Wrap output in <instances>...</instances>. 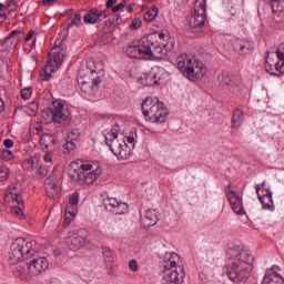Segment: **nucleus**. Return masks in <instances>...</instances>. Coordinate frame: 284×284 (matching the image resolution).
Returning a JSON list of instances; mask_svg holds the SVG:
<instances>
[{"label": "nucleus", "instance_id": "obj_1", "mask_svg": "<svg viewBox=\"0 0 284 284\" xmlns=\"http://www.w3.org/2000/svg\"><path fill=\"white\" fill-rule=\"evenodd\" d=\"M232 256L233 262L224 268V274L234 284L245 283L252 272V265L254 263V256L247 250L242 246H234L229 252Z\"/></svg>", "mask_w": 284, "mask_h": 284}, {"label": "nucleus", "instance_id": "obj_2", "mask_svg": "<svg viewBox=\"0 0 284 284\" xmlns=\"http://www.w3.org/2000/svg\"><path fill=\"white\" fill-rule=\"evenodd\" d=\"M156 43L155 36H144L140 40L132 41L126 48V54L130 59H152L161 52L160 48L150 47Z\"/></svg>", "mask_w": 284, "mask_h": 284}, {"label": "nucleus", "instance_id": "obj_3", "mask_svg": "<svg viewBox=\"0 0 284 284\" xmlns=\"http://www.w3.org/2000/svg\"><path fill=\"white\" fill-rule=\"evenodd\" d=\"M142 114L151 123H165L170 111L159 98H146L142 102Z\"/></svg>", "mask_w": 284, "mask_h": 284}, {"label": "nucleus", "instance_id": "obj_4", "mask_svg": "<svg viewBox=\"0 0 284 284\" xmlns=\"http://www.w3.org/2000/svg\"><path fill=\"white\" fill-rule=\"evenodd\" d=\"M65 57H68V50L63 40L55 41L54 47L50 50L48 55V63L43 70L44 78L43 81H50L52 79V72H57L59 68L63 65V61H65Z\"/></svg>", "mask_w": 284, "mask_h": 284}, {"label": "nucleus", "instance_id": "obj_5", "mask_svg": "<svg viewBox=\"0 0 284 284\" xmlns=\"http://www.w3.org/2000/svg\"><path fill=\"white\" fill-rule=\"evenodd\" d=\"M119 124H113L111 131L104 133L105 143L119 161H128V159L132 156V151L128 149V143H125V141H119Z\"/></svg>", "mask_w": 284, "mask_h": 284}, {"label": "nucleus", "instance_id": "obj_6", "mask_svg": "<svg viewBox=\"0 0 284 284\" xmlns=\"http://www.w3.org/2000/svg\"><path fill=\"white\" fill-rule=\"evenodd\" d=\"M34 254V248H32V242L18 237L10 246L9 261L12 265H17L20 261H28L32 258Z\"/></svg>", "mask_w": 284, "mask_h": 284}, {"label": "nucleus", "instance_id": "obj_7", "mask_svg": "<svg viewBox=\"0 0 284 284\" xmlns=\"http://www.w3.org/2000/svg\"><path fill=\"white\" fill-rule=\"evenodd\" d=\"M91 170L92 164L82 162L77 169L70 172V176L80 185H92L97 181V178L101 175V171L99 169Z\"/></svg>", "mask_w": 284, "mask_h": 284}, {"label": "nucleus", "instance_id": "obj_8", "mask_svg": "<svg viewBox=\"0 0 284 284\" xmlns=\"http://www.w3.org/2000/svg\"><path fill=\"white\" fill-rule=\"evenodd\" d=\"M206 8V0H202L199 4H195L189 20L191 32H201L205 28V17H207Z\"/></svg>", "mask_w": 284, "mask_h": 284}, {"label": "nucleus", "instance_id": "obj_9", "mask_svg": "<svg viewBox=\"0 0 284 284\" xmlns=\"http://www.w3.org/2000/svg\"><path fill=\"white\" fill-rule=\"evenodd\" d=\"M42 116L49 123H63L68 121V111L61 101H54L52 106L42 111Z\"/></svg>", "mask_w": 284, "mask_h": 284}, {"label": "nucleus", "instance_id": "obj_10", "mask_svg": "<svg viewBox=\"0 0 284 284\" xmlns=\"http://www.w3.org/2000/svg\"><path fill=\"white\" fill-rule=\"evenodd\" d=\"M64 243L72 252H79V250L84 247L88 243V231H85V229H80L71 232L64 240Z\"/></svg>", "mask_w": 284, "mask_h": 284}, {"label": "nucleus", "instance_id": "obj_11", "mask_svg": "<svg viewBox=\"0 0 284 284\" xmlns=\"http://www.w3.org/2000/svg\"><path fill=\"white\" fill-rule=\"evenodd\" d=\"M265 70L268 74L278 77V74H284V63L276 58L275 53L267 51L265 58Z\"/></svg>", "mask_w": 284, "mask_h": 284}, {"label": "nucleus", "instance_id": "obj_12", "mask_svg": "<svg viewBox=\"0 0 284 284\" xmlns=\"http://www.w3.org/2000/svg\"><path fill=\"white\" fill-rule=\"evenodd\" d=\"M27 265L31 276H39L41 272H45L50 267V262L45 257H38L31 260Z\"/></svg>", "mask_w": 284, "mask_h": 284}, {"label": "nucleus", "instance_id": "obj_13", "mask_svg": "<svg viewBox=\"0 0 284 284\" xmlns=\"http://www.w3.org/2000/svg\"><path fill=\"white\" fill-rule=\"evenodd\" d=\"M226 197L229 199V203L235 214L243 216L245 214V209L243 207V197L241 194L234 191H227Z\"/></svg>", "mask_w": 284, "mask_h": 284}, {"label": "nucleus", "instance_id": "obj_14", "mask_svg": "<svg viewBox=\"0 0 284 284\" xmlns=\"http://www.w3.org/2000/svg\"><path fill=\"white\" fill-rule=\"evenodd\" d=\"M205 72H207L205 65L194 60L191 67H189V71H186L184 77H186V79H189L190 81H199V79H203Z\"/></svg>", "mask_w": 284, "mask_h": 284}, {"label": "nucleus", "instance_id": "obj_15", "mask_svg": "<svg viewBox=\"0 0 284 284\" xmlns=\"http://www.w3.org/2000/svg\"><path fill=\"white\" fill-rule=\"evenodd\" d=\"M217 84L220 88H225L226 90H230L233 92V94H241V88L232 81V78H230V73L227 71H223L217 75Z\"/></svg>", "mask_w": 284, "mask_h": 284}, {"label": "nucleus", "instance_id": "obj_16", "mask_svg": "<svg viewBox=\"0 0 284 284\" xmlns=\"http://www.w3.org/2000/svg\"><path fill=\"white\" fill-rule=\"evenodd\" d=\"M11 199L13 203H16V205H13L11 209L12 216L20 219V221H23V219H26V214L23 213V207H26L23 197L20 193H11Z\"/></svg>", "mask_w": 284, "mask_h": 284}, {"label": "nucleus", "instance_id": "obj_17", "mask_svg": "<svg viewBox=\"0 0 284 284\" xmlns=\"http://www.w3.org/2000/svg\"><path fill=\"white\" fill-rule=\"evenodd\" d=\"M278 270H281V267L276 265L267 270L262 284H284V278L278 274Z\"/></svg>", "mask_w": 284, "mask_h": 284}, {"label": "nucleus", "instance_id": "obj_18", "mask_svg": "<svg viewBox=\"0 0 284 284\" xmlns=\"http://www.w3.org/2000/svg\"><path fill=\"white\" fill-rule=\"evenodd\" d=\"M102 19H108L106 10L91 9L83 17L84 23H90V24L98 23V21H102Z\"/></svg>", "mask_w": 284, "mask_h": 284}, {"label": "nucleus", "instance_id": "obj_19", "mask_svg": "<svg viewBox=\"0 0 284 284\" xmlns=\"http://www.w3.org/2000/svg\"><path fill=\"white\" fill-rule=\"evenodd\" d=\"M255 190L258 196V201L263 206V210L274 211V202L272 201V191L266 190L265 194L261 195V186L258 184L255 185Z\"/></svg>", "mask_w": 284, "mask_h": 284}, {"label": "nucleus", "instance_id": "obj_20", "mask_svg": "<svg viewBox=\"0 0 284 284\" xmlns=\"http://www.w3.org/2000/svg\"><path fill=\"white\" fill-rule=\"evenodd\" d=\"M40 145L42 148V152H55L57 138L52 134L44 133L40 138Z\"/></svg>", "mask_w": 284, "mask_h": 284}, {"label": "nucleus", "instance_id": "obj_21", "mask_svg": "<svg viewBox=\"0 0 284 284\" xmlns=\"http://www.w3.org/2000/svg\"><path fill=\"white\" fill-rule=\"evenodd\" d=\"M233 50L237 52V54H247L254 50V44L247 40L236 39L233 42Z\"/></svg>", "mask_w": 284, "mask_h": 284}, {"label": "nucleus", "instance_id": "obj_22", "mask_svg": "<svg viewBox=\"0 0 284 284\" xmlns=\"http://www.w3.org/2000/svg\"><path fill=\"white\" fill-rule=\"evenodd\" d=\"M146 37H155V43H153V45H150V48H159L161 51H159L158 53H155V57H165V54H168V44H161V42H159V39L161 41H163V39H165V33H159V32H155V33H150V34H146Z\"/></svg>", "mask_w": 284, "mask_h": 284}, {"label": "nucleus", "instance_id": "obj_23", "mask_svg": "<svg viewBox=\"0 0 284 284\" xmlns=\"http://www.w3.org/2000/svg\"><path fill=\"white\" fill-rule=\"evenodd\" d=\"M192 63H194V60H192L187 54H181L176 58L178 69L184 77L187 74L189 68H191Z\"/></svg>", "mask_w": 284, "mask_h": 284}, {"label": "nucleus", "instance_id": "obj_24", "mask_svg": "<svg viewBox=\"0 0 284 284\" xmlns=\"http://www.w3.org/2000/svg\"><path fill=\"white\" fill-rule=\"evenodd\" d=\"M143 223L145 227H154L159 223V215H156V210H148L143 217Z\"/></svg>", "mask_w": 284, "mask_h": 284}, {"label": "nucleus", "instance_id": "obj_25", "mask_svg": "<svg viewBox=\"0 0 284 284\" xmlns=\"http://www.w3.org/2000/svg\"><path fill=\"white\" fill-rule=\"evenodd\" d=\"M243 119H245V114L243 113V110L241 109H234L233 115L231 120V125L233 130H239L243 123Z\"/></svg>", "mask_w": 284, "mask_h": 284}, {"label": "nucleus", "instance_id": "obj_26", "mask_svg": "<svg viewBox=\"0 0 284 284\" xmlns=\"http://www.w3.org/2000/svg\"><path fill=\"white\" fill-rule=\"evenodd\" d=\"M78 85L81 92H84V94H94L95 89L92 85V82L88 81L85 78L81 75L78 77Z\"/></svg>", "mask_w": 284, "mask_h": 284}, {"label": "nucleus", "instance_id": "obj_27", "mask_svg": "<svg viewBox=\"0 0 284 284\" xmlns=\"http://www.w3.org/2000/svg\"><path fill=\"white\" fill-rule=\"evenodd\" d=\"M75 216H77V206L72 204H67L63 227H68V225H70V223L74 221Z\"/></svg>", "mask_w": 284, "mask_h": 284}, {"label": "nucleus", "instance_id": "obj_28", "mask_svg": "<svg viewBox=\"0 0 284 284\" xmlns=\"http://www.w3.org/2000/svg\"><path fill=\"white\" fill-rule=\"evenodd\" d=\"M141 81H142V85L152 87V85H159L161 83V78L156 73L149 72L144 74Z\"/></svg>", "mask_w": 284, "mask_h": 284}, {"label": "nucleus", "instance_id": "obj_29", "mask_svg": "<svg viewBox=\"0 0 284 284\" xmlns=\"http://www.w3.org/2000/svg\"><path fill=\"white\" fill-rule=\"evenodd\" d=\"M13 274L16 278H19V281H28V277L32 276V274H30V270H28V264L16 266Z\"/></svg>", "mask_w": 284, "mask_h": 284}, {"label": "nucleus", "instance_id": "obj_30", "mask_svg": "<svg viewBox=\"0 0 284 284\" xmlns=\"http://www.w3.org/2000/svg\"><path fill=\"white\" fill-rule=\"evenodd\" d=\"M272 12H284V0H268Z\"/></svg>", "mask_w": 284, "mask_h": 284}, {"label": "nucleus", "instance_id": "obj_31", "mask_svg": "<svg viewBox=\"0 0 284 284\" xmlns=\"http://www.w3.org/2000/svg\"><path fill=\"white\" fill-rule=\"evenodd\" d=\"M120 202H118L116 197H106L103 200V205L108 212H113L114 207L119 205Z\"/></svg>", "mask_w": 284, "mask_h": 284}, {"label": "nucleus", "instance_id": "obj_32", "mask_svg": "<svg viewBox=\"0 0 284 284\" xmlns=\"http://www.w3.org/2000/svg\"><path fill=\"white\" fill-rule=\"evenodd\" d=\"M102 255L104 258V263L106 265H112V263H114V256L112 255V250L108 247H102Z\"/></svg>", "mask_w": 284, "mask_h": 284}, {"label": "nucleus", "instance_id": "obj_33", "mask_svg": "<svg viewBox=\"0 0 284 284\" xmlns=\"http://www.w3.org/2000/svg\"><path fill=\"white\" fill-rule=\"evenodd\" d=\"M159 14V8L153 7L151 10L144 13V21H154Z\"/></svg>", "mask_w": 284, "mask_h": 284}, {"label": "nucleus", "instance_id": "obj_34", "mask_svg": "<svg viewBox=\"0 0 284 284\" xmlns=\"http://www.w3.org/2000/svg\"><path fill=\"white\" fill-rule=\"evenodd\" d=\"M10 176V169L6 165L0 166V182L3 183V181H8V178Z\"/></svg>", "mask_w": 284, "mask_h": 284}, {"label": "nucleus", "instance_id": "obj_35", "mask_svg": "<svg viewBox=\"0 0 284 284\" xmlns=\"http://www.w3.org/2000/svg\"><path fill=\"white\" fill-rule=\"evenodd\" d=\"M128 212V204L120 202L112 211L113 214H125Z\"/></svg>", "mask_w": 284, "mask_h": 284}, {"label": "nucleus", "instance_id": "obj_36", "mask_svg": "<svg viewBox=\"0 0 284 284\" xmlns=\"http://www.w3.org/2000/svg\"><path fill=\"white\" fill-rule=\"evenodd\" d=\"M273 54H275L276 59L284 64V43L280 44Z\"/></svg>", "mask_w": 284, "mask_h": 284}, {"label": "nucleus", "instance_id": "obj_37", "mask_svg": "<svg viewBox=\"0 0 284 284\" xmlns=\"http://www.w3.org/2000/svg\"><path fill=\"white\" fill-rule=\"evenodd\" d=\"M37 175L40 176V179H45V176H48V166L45 164H40L37 170Z\"/></svg>", "mask_w": 284, "mask_h": 284}, {"label": "nucleus", "instance_id": "obj_38", "mask_svg": "<svg viewBox=\"0 0 284 284\" xmlns=\"http://www.w3.org/2000/svg\"><path fill=\"white\" fill-rule=\"evenodd\" d=\"M77 148V144H74L72 142V140H67L65 143L63 144V149L65 150L64 151V154H70V152H72V150H75Z\"/></svg>", "mask_w": 284, "mask_h": 284}, {"label": "nucleus", "instance_id": "obj_39", "mask_svg": "<svg viewBox=\"0 0 284 284\" xmlns=\"http://www.w3.org/2000/svg\"><path fill=\"white\" fill-rule=\"evenodd\" d=\"M52 179L53 176H49L45 180V190H57V183Z\"/></svg>", "mask_w": 284, "mask_h": 284}, {"label": "nucleus", "instance_id": "obj_40", "mask_svg": "<svg viewBox=\"0 0 284 284\" xmlns=\"http://www.w3.org/2000/svg\"><path fill=\"white\" fill-rule=\"evenodd\" d=\"M69 205H79V192H74L69 197Z\"/></svg>", "mask_w": 284, "mask_h": 284}, {"label": "nucleus", "instance_id": "obj_41", "mask_svg": "<svg viewBox=\"0 0 284 284\" xmlns=\"http://www.w3.org/2000/svg\"><path fill=\"white\" fill-rule=\"evenodd\" d=\"M81 13H75L74 18L72 19L71 23L69 24V28H72V26H75L77 28H79V26H81Z\"/></svg>", "mask_w": 284, "mask_h": 284}, {"label": "nucleus", "instance_id": "obj_42", "mask_svg": "<svg viewBox=\"0 0 284 284\" xmlns=\"http://www.w3.org/2000/svg\"><path fill=\"white\" fill-rule=\"evenodd\" d=\"M21 97L22 99H24V101H28V99H30V97H32V88H24L21 90Z\"/></svg>", "mask_w": 284, "mask_h": 284}, {"label": "nucleus", "instance_id": "obj_43", "mask_svg": "<svg viewBox=\"0 0 284 284\" xmlns=\"http://www.w3.org/2000/svg\"><path fill=\"white\" fill-rule=\"evenodd\" d=\"M18 2L17 0H10L6 7L8 12H14L17 10Z\"/></svg>", "mask_w": 284, "mask_h": 284}, {"label": "nucleus", "instance_id": "obj_44", "mask_svg": "<svg viewBox=\"0 0 284 284\" xmlns=\"http://www.w3.org/2000/svg\"><path fill=\"white\" fill-rule=\"evenodd\" d=\"M141 19L134 18L130 24L131 30H139L141 28Z\"/></svg>", "mask_w": 284, "mask_h": 284}, {"label": "nucleus", "instance_id": "obj_45", "mask_svg": "<svg viewBox=\"0 0 284 284\" xmlns=\"http://www.w3.org/2000/svg\"><path fill=\"white\" fill-rule=\"evenodd\" d=\"M13 156L14 155L12 154V151L10 150L2 151V159H4V161H12Z\"/></svg>", "mask_w": 284, "mask_h": 284}, {"label": "nucleus", "instance_id": "obj_46", "mask_svg": "<svg viewBox=\"0 0 284 284\" xmlns=\"http://www.w3.org/2000/svg\"><path fill=\"white\" fill-rule=\"evenodd\" d=\"M129 270H131V272H138L139 271V263L136 262V260H131L129 262Z\"/></svg>", "mask_w": 284, "mask_h": 284}, {"label": "nucleus", "instance_id": "obj_47", "mask_svg": "<svg viewBox=\"0 0 284 284\" xmlns=\"http://www.w3.org/2000/svg\"><path fill=\"white\" fill-rule=\"evenodd\" d=\"M125 6H128V2H125V0H123L122 2H120L119 4L114 6L111 8V11L114 12H119V10H121L122 8H125Z\"/></svg>", "mask_w": 284, "mask_h": 284}, {"label": "nucleus", "instance_id": "obj_48", "mask_svg": "<svg viewBox=\"0 0 284 284\" xmlns=\"http://www.w3.org/2000/svg\"><path fill=\"white\" fill-rule=\"evenodd\" d=\"M43 152H45V154L43 156L44 163H52V154H53V152H50V151H43Z\"/></svg>", "mask_w": 284, "mask_h": 284}, {"label": "nucleus", "instance_id": "obj_49", "mask_svg": "<svg viewBox=\"0 0 284 284\" xmlns=\"http://www.w3.org/2000/svg\"><path fill=\"white\" fill-rule=\"evenodd\" d=\"M100 84H101V78L98 77L92 80L91 85L94 88V92H97V88H99Z\"/></svg>", "mask_w": 284, "mask_h": 284}, {"label": "nucleus", "instance_id": "obj_50", "mask_svg": "<svg viewBox=\"0 0 284 284\" xmlns=\"http://www.w3.org/2000/svg\"><path fill=\"white\" fill-rule=\"evenodd\" d=\"M17 34H23V32L19 30L11 31L10 34L7 37V41H10V39H13V37H17Z\"/></svg>", "mask_w": 284, "mask_h": 284}, {"label": "nucleus", "instance_id": "obj_51", "mask_svg": "<svg viewBox=\"0 0 284 284\" xmlns=\"http://www.w3.org/2000/svg\"><path fill=\"white\" fill-rule=\"evenodd\" d=\"M3 145H4V148H8V149L13 148L14 141H12L11 139H6L3 141Z\"/></svg>", "mask_w": 284, "mask_h": 284}, {"label": "nucleus", "instance_id": "obj_52", "mask_svg": "<svg viewBox=\"0 0 284 284\" xmlns=\"http://www.w3.org/2000/svg\"><path fill=\"white\" fill-rule=\"evenodd\" d=\"M49 199H54L57 196V190H47Z\"/></svg>", "mask_w": 284, "mask_h": 284}, {"label": "nucleus", "instance_id": "obj_53", "mask_svg": "<svg viewBox=\"0 0 284 284\" xmlns=\"http://www.w3.org/2000/svg\"><path fill=\"white\" fill-rule=\"evenodd\" d=\"M32 37H34V31L30 30L27 34V37L24 38V42L28 43V41H30V39H32Z\"/></svg>", "mask_w": 284, "mask_h": 284}, {"label": "nucleus", "instance_id": "obj_54", "mask_svg": "<svg viewBox=\"0 0 284 284\" xmlns=\"http://www.w3.org/2000/svg\"><path fill=\"white\" fill-rule=\"evenodd\" d=\"M7 20H8V14L1 13L0 14V26L3 23V21H7Z\"/></svg>", "mask_w": 284, "mask_h": 284}, {"label": "nucleus", "instance_id": "obj_55", "mask_svg": "<svg viewBox=\"0 0 284 284\" xmlns=\"http://www.w3.org/2000/svg\"><path fill=\"white\" fill-rule=\"evenodd\" d=\"M116 3V0H108L106 1V8H112Z\"/></svg>", "mask_w": 284, "mask_h": 284}, {"label": "nucleus", "instance_id": "obj_56", "mask_svg": "<svg viewBox=\"0 0 284 284\" xmlns=\"http://www.w3.org/2000/svg\"><path fill=\"white\" fill-rule=\"evenodd\" d=\"M3 110H6V103H4L3 100L0 98V114H1V112H3Z\"/></svg>", "mask_w": 284, "mask_h": 284}, {"label": "nucleus", "instance_id": "obj_57", "mask_svg": "<svg viewBox=\"0 0 284 284\" xmlns=\"http://www.w3.org/2000/svg\"><path fill=\"white\" fill-rule=\"evenodd\" d=\"M55 0H42V6H49V3H54Z\"/></svg>", "mask_w": 284, "mask_h": 284}, {"label": "nucleus", "instance_id": "obj_58", "mask_svg": "<svg viewBox=\"0 0 284 284\" xmlns=\"http://www.w3.org/2000/svg\"><path fill=\"white\" fill-rule=\"evenodd\" d=\"M128 143H134V135L126 136Z\"/></svg>", "mask_w": 284, "mask_h": 284}, {"label": "nucleus", "instance_id": "obj_59", "mask_svg": "<svg viewBox=\"0 0 284 284\" xmlns=\"http://www.w3.org/2000/svg\"><path fill=\"white\" fill-rule=\"evenodd\" d=\"M36 131L37 132H43V126H41V125L36 126Z\"/></svg>", "mask_w": 284, "mask_h": 284}, {"label": "nucleus", "instance_id": "obj_60", "mask_svg": "<svg viewBox=\"0 0 284 284\" xmlns=\"http://www.w3.org/2000/svg\"><path fill=\"white\" fill-rule=\"evenodd\" d=\"M126 10H128V12H134V8L132 7V4L129 6V7L126 8Z\"/></svg>", "mask_w": 284, "mask_h": 284}, {"label": "nucleus", "instance_id": "obj_61", "mask_svg": "<svg viewBox=\"0 0 284 284\" xmlns=\"http://www.w3.org/2000/svg\"><path fill=\"white\" fill-rule=\"evenodd\" d=\"M3 8H6V4H3L2 2H0V12L3 10Z\"/></svg>", "mask_w": 284, "mask_h": 284}, {"label": "nucleus", "instance_id": "obj_62", "mask_svg": "<svg viewBox=\"0 0 284 284\" xmlns=\"http://www.w3.org/2000/svg\"><path fill=\"white\" fill-rule=\"evenodd\" d=\"M97 72V69H90V73L94 74Z\"/></svg>", "mask_w": 284, "mask_h": 284}, {"label": "nucleus", "instance_id": "obj_63", "mask_svg": "<svg viewBox=\"0 0 284 284\" xmlns=\"http://www.w3.org/2000/svg\"><path fill=\"white\" fill-rule=\"evenodd\" d=\"M115 21L119 22V16L116 17Z\"/></svg>", "mask_w": 284, "mask_h": 284}]
</instances>
